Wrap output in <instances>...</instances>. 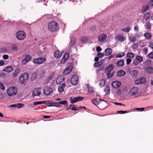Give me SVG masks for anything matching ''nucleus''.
I'll list each match as a JSON object with an SVG mask.
<instances>
[{
	"label": "nucleus",
	"mask_w": 153,
	"mask_h": 153,
	"mask_svg": "<svg viewBox=\"0 0 153 153\" xmlns=\"http://www.w3.org/2000/svg\"><path fill=\"white\" fill-rule=\"evenodd\" d=\"M117 113L120 114H124L127 113L128 111H117Z\"/></svg>",
	"instance_id": "5fc2aeb1"
},
{
	"label": "nucleus",
	"mask_w": 153,
	"mask_h": 153,
	"mask_svg": "<svg viewBox=\"0 0 153 153\" xmlns=\"http://www.w3.org/2000/svg\"><path fill=\"white\" fill-rule=\"evenodd\" d=\"M66 86V85L65 84L63 83L58 87V89L59 92H62L64 91V88Z\"/></svg>",
	"instance_id": "a211bd4d"
},
{
	"label": "nucleus",
	"mask_w": 153,
	"mask_h": 153,
	"mask_svg": "<svg viewBox=\"0 0 153 153\" xmlns=\"http://www.w3.org/2000/svg\"><path fill=\"white\" fill-rule=\"evenodd\" d=\"M79 82V77L76 75H73L71 79V83L73 85H76Z\"/></svg>",
	"instance_id": "0eeeda50"
},
{
	"label": "nucleus",
	"mask_w": 153,
	"mask_h": 153,
	"mask_svg": "<svg viewBox=\"0 0 153 153\" xmlns=\"http://www.w3.org/2000/svg\"><path fill=\"white\" fill-rule=\"evenodd\" d=\"M144 25L146 29H149L151 28V25L149 22H146Z\"/></svg>",
	"instance_id": "2f4dec72"
},
{
	"label": "nucleus",
	"mask_w": 153,
	"mask_h": 153,
	"mask_svg": "<svg viewBox=\"0 0 153 153\" xmlns=\"http://www.w3.org/2000/svg\"><path fill=\"white\" fill-rule=\"evenodd\" d=\"M25 59L28 62L31 60V56L30 55H27Z\"/></svg>",
	"instance_id": "49530a36"
},
{
	"label": "nucleus",
	"mask_w": 153,
	"mask_h": 153,
	"mask_svg": "<svg viewBox=\"0 0 153 153\" xmlns=\"http://www.w3.org/2000/svg\"><path fill=\"white\" fill-rule=\"evenodd\" d=\"M0 88L2 90H4L5 87L3 85V83L0 81Z\"/></svg>",
	"instance_id": "603ef678"
},
{
	"label": "nucleus",
	"mask_w": 153,
	"mask_h": 153,
	"mask_svg": "<svg viewBox=\"0 0 153 153\" xmlns=\"http://www.w3.org/2000/svg\"><path fill=\"white\" fill-rule=\"evenodd\" d=\"M16 38L20 40H22L25 39L26 36L25 32L22 30H19L17 32L16 34Z\"/></svg>",
	"instance_id": "7ed1b4c3"
},
{
	"label": "nucleus",
	"mask_w": 153,
	"mask_h": 153,
	"mask_svg": "<svg viewBox=\"0 0 153 153\" xmlns=\"http://www.w3.org/2000/svg\"><path fill=\"white\" fill-rule=\"evenodd\" d=\"M41 93V90L40 88L35 89L33 91L32 95L33 97L39 96L40 94Z\"/></svg>",
	"instance_id": "9b49d317"
},
{
	"label": "nucleus",
	"mask_w": 153,
	"mask_h": 153,
	"mask_svg": "<svg viewBox=\"0 0 153 153\" xmlns=\"http://www.w3.org/2000/svg\"><path fill=\"white\" fill-rule=\"evenodd\" d=\"M116 64L118 66H122L124 64V61L122 60L118 61L116 62Z\"/></svg>",
	"instance_id": "393cba45"
},
{
	"label": "nucleus",
	"mask_w": 153,
	"mask_h": 153,
	"mask_svg": "<svg viewBox=\"0 0 153 153\" xmlns=\"http://www.w3.org/2000/svg\"><path fill=\"white\" fill-rule=\"evenodd\" d=\"M85 99V97H71L70 98V100L71 103L73 104L79 101H81Z\"/></svg>",
	"instance_id": "423d86ee"
},
{
	"label": "nucleus",
	"mask_w": 153,
	"mask_h": 153,
	"mask_svg": "<svg viewBox=\"0 0 153 153\" xmlns=\"http://www.w3.org/2000/svg\"><path fill=\"white\" fill-rule=\"evenodd\" d=\"M125 72L122 70L118 71L117 73V75L118 76H123L125 75Z\"/></svg>",
	"instance_id": "7c9ffc66"
},
{
	"label": "nucleus",
	"mask_w": 153,
	"mask_h": 153,
	"mask_svg": "<svg viewBox=\"0 0 153 153\" xmlns=\"http://www.w3.org/2000/svg\"><path fill=\"white\" fill-rule=\"evenodd\" d=\"M87 38L86 37H82L80 39V40L82 43H83L87 41Z\"/></svg>",
	"instance_id": "c03bdc74"
},
{
	"label": "nucleus",
	"mask_w": 153,
	"mask_h": 153,
	"mask_svg": "<svg viewBox=\"0 0 153 153\" xmlns=\"http://www.w3.org/2000/svg\"><path fill=\"white\" fill-rule=\"evenodd\" d=\"M115 39L120 42H123L125 41V39L123 36H118L115 37Z\"/></svg>",
	"instance_id": "bb28decb"
},
{
	"label": "nucleus",
	"mask_w": 153,
	"mask_h": 153,
	"mask_svg": "<svg viewBox=\"0 0 153 153\" xmlns=\"http://www.w3.org/2000/svg\"><path fill=\"white\" fill-rule=\"evenodd\" d=\"M130 30V28L129 27H127L126 28L123 29L121 31H123L126 33L128 32Z\"/></svg>",
	"instance_id": "a18cd8bd"
},
{
	"label": "nucleus",
	"mask_w": 153,
	"mask_h": 153,
	"mask_svg": "<svg viewBox=\"0 0 153 153\" xmlns=\"http://www.w3.org/2000/svg\"><path fill=\"white\" fill-rule=\"evenodd\" d=\"M17 89L16 87H12L9 88L7 90V94L10 96L16 94L17 93Z\"/></svg>",
	"instance_id": "20e7f679"
},
{
	"label": "nucleus",
	"mask_w": 153,
	"mask_h": 153,
	"mask_svg": "<svg viewBox=\"0 0 153 153\" xmlns=\"http://www.w3.org/2000/svg\"><path fill=\"white\" fill-rule=\"evenodd\" d=\"M46 60V59L45 58L39 57L34 59L33 60V62L35 64H40L45 62Z\"/></svg>",
	"instance_id": "39448f33"
},
{
	"label": "nucleus",
	"mask_w": 153,
	"mask_h": 153,
	"mask_svg": "<svg viewBox=\"0 0 153 153\" xmlns=\"http://www.w3.org/2000/svg\"><path fill=\"white\" fill-rule=\"evenodd\" d=\"M38 76L37 73L36 72H34L33 73L31 76V78L33 80H34L36 79Z\"/></svg>",
	"instance_id": "e433bc0d"
},
{
	"label": "nucleus",
	"mask_w": 153,
	"mask_h": 153,
	"mask_svg": "<svg viewBox=\"0 0 153 153\" xmlns=\"http://www.w3.org/2000/svg\"><path fill=\"white\" fill-rule=\"evenodd\" d=\"M105 82L104 79H102L99 82V85L101 87H102L105 85Z\"/></svg>",
	"instance_id": "58836bf2"
},
{
	"label": "nucleus",
	"mask_w": 153,
	"mask_h": 153,
	"mask_svg": "<svg viewBox=\"0 0 153 153\" xmlns=\"http://www.w3.org/2000/svg\"><path fill=\"white\" fill-rule=\"evenodd\" d=\"M62 54V52H60L59 51H57L55 52L54 56L56 58H59L61 56Z\"/></svg>",
	"instance_id": "aec40b11"
},
{
	"label": "nucleus",
	"mask_w": 153,
	"mask_h": 153,
	"mask_svg": "<svg viewBox=\"0 0 153 153\" xmlns=\"http://www.w3.org/2000/svg\"><path fill=\"white\" fill-rule=\"evenodd\" d=\"M69 57L68 54L66 53L64 54L62 57V59L60 61V63H64L66 61Z\"/></svg>",
	"instance_id": "2eb2a0df"
},
{
	"label": "nucleus",
	"mask_w": 153,
	"mask_h": 153,
	"mask_svg": "<svg viewBox=\"0 0 153 153\" xmlns=\"http://www.w3.org/2000/svg\"><path fill=\"white\" fill-rule=\"evenodd\" d=\"M134 54L132 53H129L126 55L127 57L129 58H133L134 56Z\"/></svg>",
	"instance_id": "79ce46f5"
},
{
	"label": "nucleus",
	"mask_w": 153,
	"mask_h": 153,
	"mask_svg": "<svg viewBox=\"0 0 153 153\" xmlns=\"http://www.w3.org/2000/svg\"><path fill=\"white\" fill-rule=\"evenodd\" d=\"M114 104L115 105H120V106L123 105V106H126L125 105L123 104L120 103L115 102L114 103Z\"/></svg>",
	"instance_id": "680f3d73"
},
{
	"label": "nucleus",
	"mask_w": 153,
	"mask_h": 153,
	"mask_svg": "<svg viewBox=\"0 0 153 153\" xmlns=\"http://www.w3.org/2000/svg\"><path fill=\"white\" fill-rule=\"evenodd\" d=\"M71 109L72 111H78L79 109L76 107H72Z\"/></svg>",
	"instance_id": "0e129e2a"
},
{
	"label": "nucleus",
	"mask_w": 153,
	"mask_h": 153,
	"mask_svg": "<svg viewBox=\"0 0 153 153\" xmlns=\"http://www.w3.org/2000/svg\"><path fill=\"white\" fill-rule=\"evenodd\" d=\"M146 70L149 74H152L153 72V68L152 67H147Z\"/></svg>",
	"instance_id": "c85d7f7f"
},
{
	"label": "nucleus",
	"mask_w": 153,
	"mask_h": 153,
	"mask_svg": "<svg viewBox=\"0 0 153 153\" xmlns=\"http://www.w3.org/2000/svg\"><path fill=\"white\" fill-rule=\"evenodd\" d=\"M60 104L67 105V101L66 100H63L59 102Z\"/></svg>",
	"instance_id": "8fccbe9b"
},
{
	"label": "nucleus",
	"mask_w": 153,
	"mask_h": 153,
	"mask_svg": "<svg viewBox=\"0 0 153 153\" xmlns=\"http://www.w3.org/2000/svg\"><path fill=\"white\" fill-rule=\"evenodd\" d=\"M149 57L151 59H153V52L150 53L148 55Z\"/></svg>",
	"instance_id": "4d7b16f0"
},
{
	"label": "nucleus",
	"mask_w": 153,
	"mask_h": 153,
	"mask_svg": "<svg viewBox=\"0 0 153 153\" xmlns=\"http://www.w3.org/2000/svg\"><path fill=\"white\" fill-rule=\"evenodd\" d=\"M72 69L70 67H68L63 72V74L65 75H67L69 74L72 71Z\"/></svg>",
	"instance_id": "5701e85b"
},
{
	"label": "nucleus",
	"mask_w": 153,
	"mask_h": 153,
	"mask_svg": "<svg viewBox=\"0 0 153 153\" xmlns=\"http://www.w3.org/2000/svg\"><path fill=\"white\" fill-rule=\"evenodd\" d=\"M131 75L133 77H136L138 75V72L135 70H133L131 71Z\"/></svg>",
	"instance_id": "72a5a7b5"
},
{
	"label": "nucleus",
	"mask_w": 153,
	"mask_h": 153,
	"mask_svg": "<svg viewBox=\"0 0 153 153\" xmlns=\"http://www.w3.org/2000/svg\"><path fill=\"white\" fill-rule=\"evenodd\" d=\"M144 36L148 39H150L151 38V35L149 33H147L144 34Z\"/></svg>",
	"instance_id": "ea45409f"
},
{
	"label": "nucleus",
	"mask_w": 153,
	"mask_h": 153,
	"mask_svg": "<svg viewBox=\"0 0 153 153\" xmlns=\"http://www.w3.org/2000/svg\"><path fill=\"white\" fill-rule=\"evenodd\" d=\"M64 80V77L62 76H59L56 79V82L57 84H60Z\"/></svg>",
	"instance_id": "4468645a"
},
{
	"label": "nucleus",
	"mask_w": 153,
	"mask_h": 153,
	"mask_svg": "<svg viewBox=\"0 0 153 153\" xmlns=\"http://www.w3.org/2000/svg\"><path fill=\"white\" fill-rule=\"evenodd\" d=\"M150 16V14L149 12H146L143 15V18L145 19L146 21H147Z\"/></svg>",
	"instance_id": "c756f323"
},
{
	"label": "nucleus",
	"mask_w": 153,
	"mask_h": 153,
	"mask_svg": "<svg viewBox=\"0 0 153 153\" xmlns=\"http://www.w3.org/2000/svg\"><path fill=\"white\" fill-rule=\"evenodd\" d=\"M3 58L4 59H7L9 58V56L7 55H4L3 56Z\"/></svg>",
	"instance_id": "338daca9"
},
{
	"label": "nucleus",
	"mask_w": 153,
	"mask_h": 153,
	"mask_svg": "<svg viewBox=\"0 0 153 153\" xmlns=\"http://www.w3.org/2000/svg\"><path fill=\"white\" fill-rule=\"evenodd\" d=\"M29 74L27 73L22 74L19 77V81L22 84H24L29 78Z\"/></svg>",
	"instance_id": "f03ea898"
},
{
	"label": "nucleus",
	"mask_w": 153,
	"mask_h": 153,
	"mask_svg": "<svg viewBox=\"0 0 153 153\" xmlns=\"http://www.w3.org/2000/svg\"><path fill=\"white\" fill-rule=\"evenodd\" d=\"M100 101H99L97 98L95 99L92 101V102L94 105L98 106L100 102Z\"/></svg>",
	"instance_id": "473e14b6"
},
{
	"label": "nucleus",
	"mask_w": 153,
	"mask_h": 153,
	"mask_svg": "<svg viewBox=\"0 0 153 153\" xmlns=\"http://www.w3.org/2000/svg\"><path fill=\"white\" fill-rule=\"evenodd\" d=\"M125 54L123 52H121L119 53H117L116 56V57H118V58H121L123 56H125Z\"/></svg>",
	"instance_id": "a19ab883"
},
{
	"label": "nucleus",
	"mask_w": 153,
	"mask_h": 153,
	"mask_svg": "<svg viewBox=\"0 0 153 153\" xmlns=\"http://www.w3.org/2000/svg\"><path fill=\"white\" fill-rule=\"evenodd\" d=\"M96 50L97 52H99L102 51V48L100 46H98L96 48Z\"/></svg>",
	"instance_id": "774afa93"
},
{
	"label": "nucleus",
	"mask_w": 153,
	"mask_h": 153,
	"mask_svg": "<svg viewBox=\"0 0 153 153\" xmlns=\"http://www.w3.org/2000/svg\"><path fill=\"white\" fill-rule=\"evenodd\" d=\"M148 50V49L146 48H145L143 50V51L144 52L145 54H147V53Z\"/></svg>",
	"instance_id": "e2e57ef3"
},
{
	"label": "nucleus",
	"mask_w": 153,
	"mask_h": 153,
	"mask_svg": "<svg viewBox=\"0 0 153 153\" xmlns=\"http://www.w3.org/2000/svg\"><path fill=\"white\" fill-rule=\"evenodd\" d=\"M104 53H98L97 54V55L98 57L100 58L104 56Z\"/></svg>",
	"instance_id": "864d4df0"
},
{
	"label": "nucleus",
	"mask_w": 153,
	"mask_h": 153,
	"mask_svg": "<svg viewBox=\"0 0 153 153\" xmlns=\"http://www.w3.org/2000/svg\"><path fill=\"white\" fill-rule=\"evenodd\" d=\"M137 60L138 61L139 63L141 62L143 60V57L140 56H137L136 58Z\"/></svg>",
	"instance_id": "f704fd0d"
},
{
	"label": "nucleus",
	"mask_w": 153,
	"mask_h": 153,
	"mask_svg": "<svg viewBox=\"0 0 153 153\" xmlns=\"http://www.w3.org/2000/svg\"><path fill=\"white\" fill-rule=\"evenodd\" d=\"M59 28L58 23L55 21H51L48 25V29L51 32L57 31Z\"/></svg>",
	"instance_id": "f257e3e1"
},
{
	"label": "nucleus",
	"mask_w": 153,
	"mask_h": 153,
	"mask_svg": "<svg viewBox=\"0 0 153 153\" xmlns=\"http://www.w3.org/2000/svg\"><path fill=\"white\" fill-rule=\"evenodd\" d=\"M148 4L149 6H153V0H151L148 3Z\"/></svg>",
	"instance_id": "13d9d810"
},
{
	"label": "nucleus",
	"mask_w": 153,
	"mask_h": 153,
	"mask_svg": "<svg viewBox=\"0 0 153 153\" xmlns=\"http://www.w3.org/2000/svg\"><path fill=\"white\" fill-rule=\"evenodd\" d=\"M121 85V83L118 81H114L111 84L112 87L115 88H118Z\"/></svg>",
	"instance_id": "9d476101"
},
{
	"label": "nucleus",
	"mask_w": 153,
	"mask_h": 153,
	"mask_svg": "<svg viewBox=\"0 0 153 153\" xmlns=\"http://www.w3.org/2000/svg\"><path fill=\"white\" fill-rule=\"evenodd\" d=\"M60 104H59V103H53V106H55L57 107H59L60 105Z\"/></svg>",
	"instance_id": "6e6d98bb"
},
{
	"label": "nucleus",
	"mask_w": 153,
	"mask_h": 153,
	"mask_svg": "<svg viewBox=\"0 0 153 153\" xmlns=\"http://www.w3.org/2000/svg\"><path fill=\"white\" fill-rule=\"evenodd\" d=\"M46 102V101H38V102H34V105H41L42 104H44L45 102Z\"/></svg>",
	"instance_id": "4c0bfd02"
},
{
	"label": "nucleus",
	"mask_w": 153,
	"mask_h": 153,
	"mask_svg": "<svg viewBox=\"0 0 153 153\" xmlns=\"http://www.w3.org/2000/svg\"><path fill=\"white\" fill-rule=\"evenodd\" d=\"M88 91L89 93L91 94L94 95L95 94L94 91V88H93L88 86Z\"/></svg>",
	"instance_id": "b1692460"
},
{
	"label": "nucleus",
	"mask_w": 153,
	"mask_h": 153,
	"mask_svg": "<svg viewBox=\"0 0 153 153\" xmlns=\"http://www.w3.org/2000/svg\"><path fill=\"white\" fill-rule=\"evenodd\" d=\"M46 104L48 106H53V103L47 102Z\"/></svg>",
	"instance_id": "69168bd1"
},
{
	"label": "nucleus",
	"mask_w": 153,
	"mask_h": 153,
	"mask_svg": "<svg viewBox=\"0 0 153 153\" xmlns=\"http://www.w3.org/2000/svg\"><path fill=\"white\" fill-rule=\"evenodd\" d=\"M129 39L131 42H133L136 41V36H131L129 37Z\"/></svg>",
	"instance_id": "c9c22d12"
},
{
	"label": "nucleus",
	"mask_w": 153,
	"mask_h": 153,
	"mask_svg": "<svg viewBox=\"0 0 153 153\" xmlns=\"http://www.w3.org/2000/svg\"><path fill=\"white\" fill-rule=\"evenodd\" d=\"M131 59L128 58L126 59V64L127 65L129 64L131 62Z\"/></svg>",
	"instance_id": "052dcab7"
},
{
	"label": "nucleus",
	"mask_w": 153,
	"mask_h": 153,
	"mask_svg": "<svg viewBox=\"0 0 153 153\" xmlns=\"http://www.w3.org/2000/svg\"><path fill=\"white\" fill-rule=\"evenodd\" d=\"M52 92V88L48 86L45 87L43 90L44 94L47 96L51 94Z\"/></svg>",
	"instance_id": "6e6552de"
},
{
	"label": "nucleus",
	"mask_w": 153,
	"mask_h": 153,
	"mask_svg": "<svg viewBox=\"0 0 153 153\" xmlns=\"http://www.w3.org/2000/svg\"><path fill=\"white\" fill-rule=\"evenodd\" d=\"M138 90L137 88L133 87L130 90L129 94L131 95H134L137 93Z\"/></svg>",
	"instance_id": "ddd939ff"
},
{
	"label": "nucleus",
	"mask_w": 153,
	"mask_h": 153,
	"mask_svg": "<svg viewBox=\"0 0 153 153\" xmlns=\"http://www.w3.org/2000/svg\"><path fill=\"white\" fill-rule=\"evenodd\" d=\"M11 48L13 50L16 51L18 49L17 47L14 44L11 45Z\"/></svg>",
	"instance_id": "09e8293b"
},
{
	"label": "nucleus",
	"mask_w": 153,
	"mask_h": 153,
	"mask_svg": "<svg viewBox=\"0 0 153 153\" xmlns=\"http://www.w3.org/2000/svg\"><path fill=\"white\" fill-rule=\"evenodd\" d=\"M149 5L148 4H146L143 6L141 12L144 13L146 12L149 9Z\"/></svg>",
	"instance_id": "f3484780"
},
{
	"label": "nucleus",
	"mask_w": 153,
	"mask_h": 153,
	"mask_svg": "<svg viewBox=\"0 0 153 153\" xmlns=\"http://www.w3.org/2000/svg\"><path fill=\"white\" fill-rule=\"evenodd\" d=\"M13 70V68L11 66H7L6 67L4 70L3 71L7 72H10Z\"/></svg>",
	"instance_id": "cd10ccee"
},
{
	"label": "nucleus",
	"mask_w": 153,
	"mask_h": 153,
	"mask_svg": "<svg viewBox=\"0 0 153 153\" xmlns=\"http://www.w3.org/2000/svg\"><path fill=\"white\" fill-rule=\"evenodd\" d=\"M108 78L112 77L114 75V71L105 72Z\"/></svg>",
	"instance_id": "a878e982"
},
{
	"label": "nucleus",
	"mask_w": 153,
	"mask_h": 153,
	"mask_svg": "<svg viewBox=\"0 0 153 153\" xmlns=\"http://www.w3.org/2000/svg\"><path fill=\"white\" fill-rule=\"evenodd\" d=\"M106 104L105 102H100L98 107L101 110H103L106 107Z\"/></svg>",
	"instance_id": "dca6fc26"
},
{
	"label": "nucleus",
	"mask_w": 153,
	"mask_h": 153,
	"mask_svg": "<svg viewBox=\"0 0 153 153\" xmlns=\"http://www.w3.org/2000/svg\"><path fill=\"white\" fill-rule=\"evenodd\" d=\"M146 81V79L143 77L139 78L135 81L136 84L138 85L140 84L144 83Z\"/></svg>",
	"instance_id": "1a4fd4ad"
},
{
	"label": "nucleus",
	"mask_w": 153,
	"mask_h": 153,
	"mask_svg": "<svg viewBox=\"0 0 153 153\" xmlns=\"http://www.w3.org/2000/svg\"><path fill=\"white\" fill-rule=\"evenodd\" d=\"M99 62H95L94 65V66L95 67H97L100 66L101 65L99 64Z\"/></svg>",
	"instance_id": "bf43d9fd"
},
{
	"label": "nucleus",
	"mask_w": 153,
	"mask_h": 153,
	"mask_svg": "<svg viewBox=\"0 0 153 153\" xmlns=\"http://www.w3.org/2000/svg\"><path fill=\"white\" fill-rule=\"evenodd\" d=\"M114 66L112 64H110L107 66L105 69V72L112 71V70L114 69Z\"/></svg>",
	"instance_id": "6ab92c4d"
},
{
	"label": "nucleus",
	"mask_w": 153,
	"mask_h": 153,
	"mask_svg": "<svg viewBox=\"0 0 153 153\" xmlns=\"http://www.w3.org/2000/svg\"><path fill=\"white\" fill-rule=\"evenodd\" d=\"M20 72V69L19 68H17L15 70L14 73L12 75V76L14 78L16 77Z\"/></svg>",
	"instance_id": "4be33fe9"
},
{
	"label": "nucleus",
	"mask_w": 153,
	"mask_h": 153,
	"mask_svg": "<svg viewBox=\"0 0 153 153\" xmlns=\"http://www.w3.org/2000/svg\"><path fill=\"white\" fill-rule=\"evenodd\" d=\"M17 108H20L23 107L24 106V104L23 103H18L16 104Z\"/></svg>",
	"instance_id": "de8ad7c7"
},
{
	"label": "nucleus",
	"mask_w": 153,
	"mask_h": 153,
	"mask_svg": "<svg viewBox=\"0 0 153 153\" xmlns=\"http://www.w3.org/2000/svg\"><path fill=\"white\" fill-rule=\"evenodd\" d=\"M107 37V35L105 34H101L98 36V41L100 42H102L105 40Z\"/></svg>",
	"instance_id": "f8f14e48"
},
{
	"label": "nucleus",
	"mask_w": 153,
	"mask_h": 153,
	"mask_svg": "<svg viewBox=\"0 0 153 153\" xmlns=\"http://www.w3.org/2000/svg\"><path fill=\"white\" fill-rule=\"evenodd\" d=\"M52 76H49L46 80V82L47 83H48L52 79Z\"/></svg>",
	"instance_id": "3c124183"
},
{
	"label": "nucleus",
	"mask_w": 153,
	"mask_h": 153,
	"mask_svg": "<svg viewBox=\"0 0 153 153\" xmlns=\"http://www.w3.org/2000/svg\"><path fill=\"white\" fill-rule=\"evenodd\" d=\"M104 91L106 92V94H108L110 91V88L109 86H106L105 87Z\"/></svg>",
	"instance_id": "37998d69"
},
{
	"label": "nucleus",
	"mask_w": 153,
	"mask_h": 153,
	"mask_svg": "<svg viewBox=\"0 0 153 153\" xmlns=\"http://www.w3.org/2000/svg\"><path fill=\"white\" fill-rule=\"evenodd\" d=\"M112 50L110 48H108L105 49V55L108 56L111 54L112 53Z\"/></svg>",
	"instance_id": "412c9836"
}]
</instances>
